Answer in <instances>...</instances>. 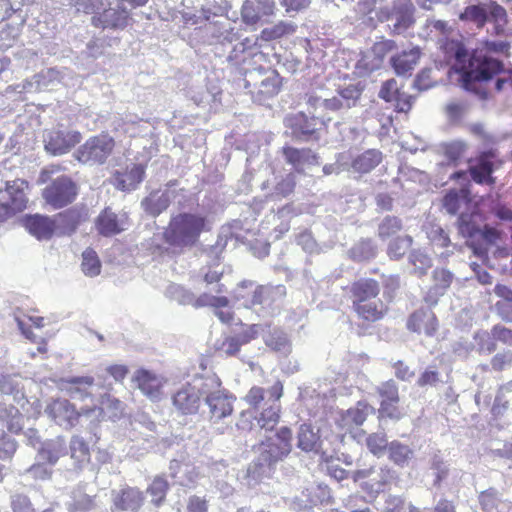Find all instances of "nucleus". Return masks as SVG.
<instances>
[{"mask_svg": "<svg viewBox=\"0 0 512 512\" xmlns=\"http://www.w3.org/2000/svg\"><path fill=\"white\" fill-rule=\"evenodd\" d=\"M283 394L284 386L280 380L267 389L253 385L243 397L248 408L240 412L238 429L250 431L256 422L260 429L272 431L280 421Z\"/></svg>", "mask_w": 512, "mask_h": 512, "instance_id": "f257e3e1", "label": "nucleus"}, {"mask_svg": "<svg viewBox=\"0 0 512 512\" xmlns=\"http://www.w3.org/2000/svg\"><path fill=\"white\" fill-rule=\"evenodd\" d=\"M307 112H297L285 118V126L291 130L292 138L299 141L318 140L332 121V113L344 107L338 97L321 99L309 95L306 100Z\"/></svg>", "mask_w": 512, "mask_h": 512, "instance_id": "f03ea898", "label": "nucleus"}, {"mask_svg": "<svg viewBox=\"0 0 512 512\" xmlns=\"http://www.w3.org/2000/svg\"><path fill=\"white\" fill-rule=\"evenodd\" d=\"M380 283L374 278H361L350 284L348 293L352 310L365 325L382 321L390 312L394 295L385 293L386 301L379 298Z\"/></svg>", "mask_w": 512, "mask_h": 512, "instance_id": "7ed1b4c3", "label": "nucleus"}, {"mask_svg": "<svg viewBox=\"0 0 512 512\" xmlns=\"http://www.w3.org/2000/svg\"><path fill=\"white\" fill-rule=\"evenodd\" d=\"M210 230L206 216L199 213L181 212L173 215L163 231L164 242L172 249L183 252L195 246L204 232Z\"/></svg>", "mask_w": 512, "mask_h": 512, "instance_id": "20e7f679", "label": "nucleus"}, {"mask_svg": "<svg viewBox=\"0 0 512 512\" xmlns=\"http://www.w3.org/2000/svg\"><path fill=\"white\" fill-rule=\"evenodd\" d=\"M254 65L266 59L262 52L252 56ZM244 86L250 93L254 102L264 103L277 96L283 87V78L279 72L271 67L254 66L245 72Z\"/></svg>", "mask_w": 512, "mask_h": 512, "instance_id": "39448f33", "label": "nucleus"}, {"mask_svg": "<svg viewBox=\"0 0 512 512\" xmlns=\"http://www.w3.org/2000/svg\"><path fill=\"white\" fill-rule=\"evenodd\" d=\"M503 70L502 61L486 55L483 50H473L461 72L463 86L472 90L477 82L489 81Z\"/></svg>", "mask_w": 512, "mask_h": 512, "instance_id": "423d86ee", "label": "nucleus"}, {"mask_svg": "<svg viewBox=\"0 0 512 512\" xmlns=\"http://www.w3.org/2000/svg\"><path fill=\"white\" fill-rule=\"evenodd\" d=\"M292 430L283 426L278 429L274 437H268L259 445V464L269 468L284 460L292 451Z\"/></svg>", "mask_w": 512, "mask_h": 512, "instance_id": "0eeeda50", "label": "nucleus"}, {"mask_svg": "<svg viewBox=\"0 0 512 512\" xmlns=\"http://www.w3.org/2000/svg\"><path fill=\"white\" fill-rule=\"evenodd\" d=\"M115 140L108 133L102 132L88 138L74 153L75 159L82 164H104L113 153Z\"/></svg>", "mask_w": 512, "mask_h": 512, "instance_id": "6e6552de", "label": "nucleus"}, {"mask_svg": "<svg viewBox=\"0 0 512 512\" xmlns=\"http://www.w3.org/2000/svg\"><path fill=\"white\" fill-rule=\"evenodd\" d=\"M78 194V184L68 175L53 179L42 191L46 204L53 209H61L72 204Z\"/></svg>", "mask_w": 512, "mask_h": 512, "instance_id": "1a4fd4ad", "label": "nucleus"}, {"mask_svg": "<svg viewBox=\"0 0 512 512\" xmlns=\"http://www.w3.org/2000/svg\"><path fill=\"white\" fill-rule=\"evenodd\" d=\"M379 397L378 419L399 421L405 416V410L401 406V398L397 383L389 379L376 387Z\"/></svg>", "mask_w": 512, "mask_h": 512, "instance_id": "9d476101", "label": "nucleus"}, {"mask_svg": "<svg viewBox=\"0 0 512 512\" xmlns=\"http://www.w3.org/2000/svg\"><path fill=\"white\" fill-rule=\"evenodd\" d=\"M81 140L82 135L79 131L64 129L62 125L46 130L43 136L44 148L53 156L68 153Z\"/></svg>", "mask_w": 512, "mask_h": 512, "instance_id": "9b49d317", "label": "nucleus"}, {"mask_svg": "<svg viewBox=\"0 0 512 512\" xmlns=\"http://www.w3.org/2000/svg\"><path fill=\"white\" fill-rule=\"evenodd\" d=\"M373 412V407L366 401H358L354 406L342 411L336 420V427L341 436L350 435L356 438V434L363 435V430H358L364 424L368 416Z\"/></svg>", "mask_w": 512, "mask_h": 512, "instance_id": "f8f14e48", "label": "nucleus"}, {"mask_svg": "<svg viewBox=\"0 0 512 512\" xmlns=\"http://www.w3.org/2000/svg\"><path fill=\"white\" fill-rule=\"evenodd\" d=\"M355 482H360L361 487L369 494H378L390 488L397 479L394 470L384 466L378 470H358L352 475Z\"/></svg>", "mask_w": 512, "mask_h": 512, "instance_id": "ddd939ff", "label": "nucleus"}, {"mask_svg": "<svg viewBox=\"0 0 512 512\" xmlns=\"http://www.w3.org/2000/svg\"><path fill=\"white\" fill-rule=\"evenodd\" d=\"M47 416L57 425L71 429L79 424L84 416V407L77 409L76 405L65 398L52 399L45 408Z\"/></svg>", "mask_w": 512, "mask_h": 512, "instance_id": "4468645a", "label": "nucleus"}, {"mask_svg": "<svg viewBox=\"0 0 512 512\" xmlns=\"http://www.w3.org/2000/svg\"><path fill=\"white\" fill-rule=\"evenodd\" d=\"M28 187L29 183L23 179L7 181L4 191L7 198L5 202L0 204V213L5 217H10L24 211L28 204V198L25 193Z\"/></svg>", "mask_w": 512, "mask_h": 512, "instance_id": "2eb2a0df", "label": "nucleus"}, {"mask_svg": "<svg viewBox=\"0 0 512 512\" xmlns=\"http://www.w3.org/2000/svg\"><path fill=\"white\" fill-rule=\"evenodd\" d=\"M395 49H397V43L394 40L382 39L375 42L371 51L363 54L356 64L359 75H368L379 69L384 58Z\"/></svg>", "mask_w": 512, "mask_h": 512, "instance_id": "dca6fc26", "label": "nucleus"}, {"mask_svg": "<svg viewBox=\"0 0 512 512\" xmlns=\"http://www.w3.org/2000/svg\"><path fill=\"white\" fill-rule=\"evenodd\" d=\"M496 150L489 149L480 152L473 160H469V173L477 184L495 185L496 178L492 176L496 167Z\"/></svg>", "mask_w": 512, "mask_h": 512, "instance_id": "f3484780", "label": "nucleus"}, {"mask_svg": "<svg viewBox=\"0 0 512 512\" xmlns=\"http://www.w3.org/2000/svg\"><path fill=\"white\" fill-rule=\"evenodd\" d=\"M406 328L412 333L431 338L439 330V320L431 309L419 308L408 316Z\"/></svg>", "mask_w": 512, "mask_h": 512, "instance_id": "a211bd4d", "label": "nucleus"}, {"mask_svg": "<svg viewBox=\"0 0 512 512\" xmlns=\"http://www.w3.org/2000/svg\"><path fill=\"white\" fill-rule=\"evenodd\" d=\"M124 406L121 400L113 396L110 392L100 395L97 404L84 406V416H97L99 419L116 420L122 417Z\"/></svg>", "mask_w": 512, "mask_h": 512, "instance_id": "6ab92c4d", "label": "nucleus"}, {"mask_svg": "<svg viewBox=\"0 0 512 512\" xmlns=\"http://www.w3.org/2000/svg\"><path fill=\"white\" fill-rule=\"evenodd\" d=\"M25 229L37 240H50L57 235V225L53 217L42 214H28L22 219Z\"/></svg>", "mask_w": 512, "mask_h": 512, "instance_id": "aec40b11", "label": "nucleus"}, {"mask_svg": "<svg viewBox=\"0 0 512 512\" xmlns=\"http://www.w3.org/2000/svg\"><path fill=\"white\" fill-rule=\"evenodd\" d=\"M172 403L182 415H193L201 406V392L190 383H186L172 396Z\"/></svg>", "mask_w": 512, "mask_h": 512, "instance_id": "412c9836", "label": "nucleus"}, {"mask_svg": "<svg viewBox=\"0 0 512 512\" xmlns=\"http://www.w3.org/2000/svg\"><path fill=\"white\" fill-rule=\"evenodd\" d=\"M144 502L143 492L137 487L123 486L113 493L112 512L138 511Z\"/></svg>", "mask_w": 512, "mask_h": 512, "instance_id": "4be33fe9", "label": "nucleus"}, {"mask_svg": "<svg viewBox=\"0 0 512 512\" xmlns=\"http://www.w3.org/2000/svg\"><path fill=\"white\" fill-rule=\"evenodd\" d=\"M132 381L149 399L158 401L162 398L165 381L150 370L144 368L136 370Z\"/></svg>", "mask_w": 512, "mask_h": 512, "instance_id": "5701e85b", "label": "nucleus"}, {"mask_svg": "<svg viewBox=\"0 0 512 512\" xmlns=\"http://www.w3.org/2000/svg\"><path fill=\"white\" fill-rule=\"evenodd\" d=\"M95 378L90 375L72 376L60 380V389L71 398L85 401L93 396Z\"/></svg>", "mask_w": 512, "mask_h": 512, "instance_id": "b1692460", "label": "nucleus"}, {"mask_svg": "<svg viewBox=\"0 0 512 512\" xmlns=\"http://www.w3.org/2000/svg\"><path fill=\"white\" fill-rule=\"evenodd\" d=\"M129 20L130 15L126 9H113L107 6L98 15L92 16L91 23L94 27L101 29H123L128 25Z\"/></svg>", "mask_w": 512, "mask_h": 512, "instance_id": "393cba45", "label": "nucleus"}, {"mask_svg": "<svg viewBox=\"0 0 512 512\" xmlns=\"http://www.w3.org/2000/svg\"><path fill=\"white\" fill-rule=\"evenodd\" d=\"M439 48L444 62L453 65L461 73L468 56L464 43L457 39L445 38L440 41Z\"/></svg>", "mask_w": 512, "mask_h": 512, "instance_id": "a878e982", "label": "nucleus"}, {"mask_svg": "<svg viewBox=\"0 0 512 512\" xmlns=\"http://www.w3.org/2000/svg\"><path fill=\"white\" fill-rule=\"evenodd\" d=\"M146 167L143 164L133 163L124 171L114 174L115 187L121 191L135 190L145 178Z\"/></svg>", "mask_w": 512, "mask_h": 512, "instance_id": "bb28decb", "label": "nucleus"}, {"mask_svg": "<svg viewBox=\"0 0 512 512\" xmlns=\"http://www.w3.org/2000/svg\"><path fill=\"white\" fill-rule=\"evenodd\" d=\"M274 0H246L241 9V16L246 24H256L265 16L274 14Z\"/></svg>", "mask_w": 512, "mask_h": 512, "instance_id": "cd10ccee", "label": "nucleus"}, {"mask_svg": "<svg viewBox=\"0 0 512 512\" xmlns=\"http://www.w3.org/2000/svg\"><path fill=\"white\" fill-rule=\"evenodd\" d=\"M258 336V325L247 326L237 336H227L217 347L218 351L223 352L227 357L238 354L242 345L249 343Z\"/></svg>", "mask_w": 512, "mask_h": 512, "instance_id": "c85d7f7f", "label": "nucleus"}, {"mask_svg": "<svg viewBox=\"0 0 512 512\" xmlns=\"http://www.w3.org/2000/svg\"><path fill=\"white\" fill-rule=\"evenodd\" d=\"M282 155L285 161L292 165L298 173L303 172L302 166L305 164H318V156L310 148H296L286 145L282 148Z\"/></svg>", "mask_w": 512, "mask_h": 512, "instance_id": "c756f323", "label": "nucleus"}, {"mask_svg": "<svg viewBox=\"0 0 512 512\" xmlns=\"http://www.w3.org/2000/svg\"><path fill=\"white\" fill-rule=\"evenodd\" d=\"M234 399L233 396H229L220 391L210 393L206 397V403L210 409L211 419L220 420L232 415L234 411Z\"/></svg>", "mask_w": 512, "mask_h": 512, "instance_id": "7c9ffc66", "label": "nucleus"}, {"mask_svg": "<svg viewBox=\"0 0 512 512\" xmlns=\"http://www.w3.org/2000/svg\"><path fill=\"white\" fill-rule=\"evenodd\" d=\"M421 54L419 47L403 50L391 57V66L399 76L411 75V72L414 70L421 57Z\"/></svg>", "mask_w": 512, "mask_h": 512, "instance_id": "2f4dec72", "label": "nucleus"}, {"mask_svg": "<svg viewBox=\"0 0 512 512\" xmlns=\"http://www.w3.org/2000/svg\"><path fill=\"white\" fill-rule=\"evenodd\" d=\"M493 292L498 298L494 304L496 314L507 323H512V287L497 283Z\"/></svg>", "mask_w": 512, "mask_h": 512, "instance_id": "473e14b6", "label": "nucleus"}, {"mask_svg": "<svg viewBox=\"0 0 512 512\" xmlns=\"http://www.w3.org/2000/svg\"><path fill=\"white\" fill-rule=\"evenodd\" d=\"M58 236L71 235L83 221L82 211L76 207L54 215Z\"/></svg>", "mask_w": 512, "mask_h": 512, "instance_id": "72a5a7b5", "label": "nucleus"}, {"mask_svg": "<svg viewBox=\"0 0 512 512\" xmlns=\"http://www.w3.org/2000/svg\"><path fill=\"white\" fill-rule=\"evenodd\" d=\"M171 203L170 193L155 190L149 193L141 202L144 211L152 217H156L164 212Z\"/></svg>", "mask_w": 512, "mask_h": 512, "instance_id": "f704fd0d", "label": "nucleus"}, {"mask_svg": "<svg viewBox=\"0 0 512 512\" xmlns=\"http://www.w3.org/2000/svg\"><path fill=\"white\" fill-rule=\"evenodd\" d=\"M96 228L103 236L116 235L124 230L123 221L110 208L101 211L96 219Z\"/></svg>", "mask_w": 512, "mask_h": 512, "instance_id": "c9c22d12", "label": "nucleus"}, {"mask_svg": "<svg viewBox=\"0 0 512 512\" xmlns=\"http://www.w3.org/2000/svg\"><path fill=\"white\" fill-rule=\"evenodd\" d=\"M383 159L382 152L377 149H368L359 154L352 161V168L355 172L366 174L376 168Z\"/></svg>", "mask_w": 512, "mask_h": 512, "instance_id": "e433bc0d", "label": "nucleus"}, {"mask_svg": "<svg viewBox=\"0 0 512 512\" xmlns=\"http://www.w3.org/2000/svg\"><path fill=\"white\" fill-rule=\"evenodd\" d=\"M69 452L70 457L74 460V464L77 468H82L90 463V447L83 437L79 435H74L71 437L69 443Z\"/></svg>", "mask_w": 512, "mask_h": 512, "instance_id": "4c0bfd02", "label": "nucleus"}, {"mask_svg": "<svg viewBox=\"0 0 512 512\" xmlns=\"http://www.w3.org/2000/svg\"><path fill=\"white\" fill-rule=\"evenodd\" d=\"M460 231L469 237L479 234L487 246L495 245L502 238V232L489 225H484L482 229H479L470 223L461 222Z\"/></svg>", "mask_w": 512, "mask_h": 512, "instance_id": "58836bf2", "label": "nucleus"}, {"mask_svg": "<svg viewBox=\"0 0 512 512\" xmlns=\"http://www.w3.org/2000/svg\"><path fill=\"white\" fill-rule=\"evenodd\" d=\"M0 421L13 434H19L23 429V415L13 404H0Z\"/></svg>", "mask_w": 512, "mask_h": 512, "instance_id": "ea45409f", "label": "nucleus"}, {"mask_svg": "<svg viewBox=\"0 0 512 512\" xmlns=\"http://www.w3.org/2000/svg\"><path fill=\"white\" fill-rule=\"evenodd\" d=\"M459 19L473 23L477 28H483L488 22V4L479 3L465 7L460 13Z\"/></svg>", "mask_w": 512, "mask_h": 512, "instance_id": "a19ab883", "label": "nucleus"}, {"mask_svg": "<svg viewBox=\"0 0 512 512\" xmlns=\"http://www.w3.org/2000/svg\"><path fill=\"white\" fill-rule=\"evenodd\" d=\"M169 488L170 485L165 476L158 475L153 478L146 492L151 497V503L155 507H160L165 503Z\"/></svg>", "mask_w": 512, "mask_h": 512, "instance_id": "79ce46f5", "label": "nucleus"}, {"mask_svg": "<svg viewBox=\"0 0 512 512\" xmlns=\"http://www.w3.org/2000/svg\"><path fill=\"white\" fill-rule=\"evenodd\" d=\"M387 451L389 460L400 467L407 465L413 456L412 449L397 440L389 443Z\"/></svg>", "mask_w": 512, "mask_h": 512, "instance_id": "37998d69", "label": "nucleus"}, {"mask_svg": "<svg viewBox=\"0 0 512 512\" xmlns=\"http://www.w3.org/2000/svg\"><path fill=\"white\" fill-rule=\"evenodd\" d=\"M296 29L297 26L292 23L279 21L271 27L264 28L260 37L263 41H274L295 33Z\"/></svg>", "mask_w": 512, "mask_h": 512, "instance_id": "c03bdc74", "label": "nucleus"}, {"mask_svg": "<svg viewBox=\"0 0 512 512\" xmlns=\"http://www.w3.org/2000/svg\"><path fill=\"white\" fill-rule=\"evenodd\" d=\"M319 442V436L313 431L309 424H302L297 434V446L303 451L310 452L315 450Z\"/></svg>", "mask_w": 512, "mask_h": 512, "instance_id": "a18cd8bd", "label": "nucleus"}, {"mask_svg": "<svg viewBox=\"0 0 512 512\" xmlns=\"http://www.w3.org/2000/svg\"><path fill=\"white\" fill-rule=\"evenodd\" d=\"M81 269L88 277H95L101 272V261L92 248H87L82 253Z\"/></svg>", "mask_w": 512, "mask_h": 512, "instance_id": "49530a36", "label": "nucleus"}, {"mask_svg": "<svg viewBox=\"0 0 512 512\" xmlns=\"http://www.w3.org/2000/svg\"><path fill=\"white\" fill-rule=\"evenodd\" d=\"M412 237L409 235L394 238L387 247V255L392 260L401 259L412 245Z\"/></svg>", "mask_w": 512, "mask_h": 512, "instance_id": "de8ad7c7", "label": "nucleus"}, {"mask_svg": "<svg viewBox=\"0 0 512 512\" xmlns=\"http://www.w3.org/2000/svg\"><path fill=\"white\" fill-rule=\"evenodd\" d=\"M432 290L435 294L443 295L453 281V274L445 268H436L432 274Z\"/></svg>", "mask_w": 512, "mask_h": 512, "instance_id": "09e8293b", "label": "nucleus"}, {"mask_svg": "<svg viewBox=\"0 0 512 512\" xmlns=\"http://www.w3.org/2000/svg\"><path fill=\"white\" fill-rule=\"evenodd\" d=\"M70 3L78 12L93 16L98 15L102 9L110 5L109 0H70Z\"/></svg>", "mask_w": 512, "mask_h": 512, "instance_id": "8fccbe9b", "label": "nucleus"}, {"mask_svg": "<svg viewBox=\"0 0 512 512\" xmlns=\"http://www.w3.org/2000/svg\"><path fill=\"white\" fill-rule=\"evenodd\" d=\"M402 229V221L396 216H386L378 227V236L380 239H387L396 235Z\"/></svg>", "mask_w": 512, "mask_h": 512, "instance_id": "3c124183", "label": "nucleus"}, {"mask_svg": "<svg viewBox=\"0 0 512 512\" xmlns=\"http://www.w3.org/2000/svg\"><path fill=\"white\" fill-rule=\"evenodd\" d=\"M274 294H275V291L272 287L259 285L253 291L249 305L250 306H256V305L271 306L275 301Z\"/></svg>", "mask_w": 512, "mask_h": 512, "instance_id": "603ef678", "label": "nucleus"}, {"mask_svg": "<svg viewBox=\"0 0 512 512\" xmlns=\"http://www.w3.org/2000/svg\"><path fill=\"white\" fill-rule=\"evenodd\" d=\"M366 446L374 456L380 457L388 449L389 443L385 434L375 432L366 437Z\"/></svg>", "mask_w": 512, "mask_h": 512, "instance_id": "864d4df0", "label": "nucleus"}, {"mask_svg": "<svg viewBox=\"0 0 512 512\" xmlns=\"http://www.w3.org/2000/svg\"><path fill=\"white\" fill-rule=\"evenodd\" d=\"M467 191L465 190H450L443 198V207L449 214H456L460 210L461 202L467 197Z\"/></svg>", "mask_w": 512, "mask_h": 512, "instance_id": "5fc2aeb1", "label": "nucleus"}, {"mask_svg": "<svg viewBox=\"0 0 512 512\" xmlns=\"http://www.w3.org/2000/svg\"><path fill=\"white\" fill-rule=\"evenodd\" d=\"M266 346L274 351H284L289 347V340L285 332L279 329L270 331L264 338Z\"/></svg>", "mask_w": 512, "mask_h": 512, "instance_id": "6e6d98bb", "label": "nucleus"}, {"mask_svg": "<svg viewBox=\"0 0 512 512\" xmlns=\"http://www.w3.org/2000/svg\"><path fill=\"white\" fill-rule=\"evenodd\" d=\"M467 150V144L461 140H455L442 145L444 156L453 163L459 161Z\"/></svg>", "mask_w": 512, "mask_h": 512, "instance_id": "4d7b16f0", "label": "nucleus"}, {"mask_svg": "<svg viewBox=\"0 0 512 512\" xmlns=\"http://www.w3.org/2000/svg\"><path fill=\"white\" fill-rule=\"evenodd\" d=\"M410 263L414 266V272L419 276H424L432 266L431 258L421 250H414L409 257Z\"/></svg>", "mask_w": 512, "mask_h": 512, "instance_id": "13d9d810", "label": "nucleus"}, {"mask_svg": "<svg viewBox=\"0 0 512 512\" xmlns=\"http://www.w3.org/2000/svg\"><path fill=\"white\" fill-rule=\"evenodd\" d=\"M488 21L495 23L497 34L503 32V28L507 23L506 10L498 4H488Z\"/></svg>", "mask_w": 512, "mask_h": 512, "instance_id": "bf43d9fd", "label": "nucleus"}, {"mask_svg": "<svg viewBox=\"0 0 512 512\" xmlns=\"http://www.w3.org/2000/svg\"><path fill=\"white\" fill-rule=\"evenodd\" d=\"M296 187V179L293 173L287 174L274 187V195L278 198H285L291 195Z\"/></svg>", "mask_w": 512, "mask_h": 512, "instance_id": "052dcab7", "label": "nucleus"}, {"mask_svg": "<svg viewBox=\"0 0 512 512\" xmlns=\"http://www.w3.org/2000/svg\"><path fill=\"white\" fill-rule=\"evenodd\" d=\"M491 369L495 372H502L512 367V351L502 350L496 353L490 360Z\"/></svg>", "mask_w": 512, "mask_h": 512, "instance_id": "680f3d73", "label": "nucleus"}, {"mask_svg": "<svg viewBox=\"0 0 512 512\" xmlns=\"http://www.w3.org/2000/svg\"><path fill=\"white\" fill-rule=\"evenodd\" d=\"M413 23V8L410 4L409 7H406L398 13L396 22L393 25V31L395 33H401L402 31L411 27Z\"/></svg>", "mask_w": 512, "mask_h": 512, "instance_id": "e2e57ef3", "label": "nucleus"}, {"mask_svg": "<svg viewBox=\"0 0 512 512\" xmlns=\"http://www.w3.org/2000/svg\"><path fill=\"white\" fill-rule=\"evenodd\" d=\"M17 450V442L0 430V459H11Z\"/></svg>", "mask_w": 512, "mask_h": 512, "instance_id": "0e129e2a", "label": "nucleus"}, {"mask_svg": "<svg viewBox=\"0 0 512 512\" xmlns=\"http://www.w3.org/2000/svg\"><path fill=\"white\" fill-rule=\"evenodd\" d=\"M95 507L94 498L87 495L81 494L75 497L74 500L69 504V512H87Z\"/></svg>", "mask_w": 512, "mask_h": 512, "instance_id": "69168bd1", "label": "nucleus"}, {"mask_svg": "<svg viewBox=\"0 0 512 512\" xmlns=\"http://www.w3.org/2000/svg\"><path fill=\"white\" fill-rule=\"evenodd\" d=\"M479 503L483 512H497L501 501L494 492L484 491L479 496Z\"/></svg>", "mask_w": 512, "mask_h": 512, "instance_id": "338daca9", "label": "nucleus"}, {"mask_svg": "<svg viewBox=\"0 0 512 512\" xmlns=\"http://www.w3.org/2000/svg\"><path fill=\"white\" fill-rule=\"evenodd\" d=\"M492 338L506 346H512V329L502 324H495L491 328Z\"/></svg>", "mask_w": 512, "mask_h": 512, "instance_id": "774afa93", "label": "nucleus"}]
</instances>
